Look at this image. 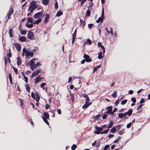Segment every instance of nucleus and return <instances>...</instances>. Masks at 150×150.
I'll return each mask as SVG.
<instances>
[{"label":"nucleus","mask_w":150,"mask_h":150,"mask_svg":"<svg viewBox=\"0 0 150 150\" xmlns=\"http://www.w3.org/2000/svg\"><path fill=\"white\" fill-rule=\"evenodd\" d=\"M36 1H32L30 4V6L29 7L28 11L30 9V12L32 13L33 10L38 7V5L37 4Z\"/></svg>","instance_id":"1"},{"label":"nucleus","mask_w":150,"mask_h":150,"mask_svg":"<svg viewBox=\"0 0 150 150\" xmlns=\"http://www.w3.org/2000/svg\"><path fill=\"white\" fill-rule=\"evenodd\" d=\"M14 12V10H13V8L12 7H10L9 10L8 11L7 14V16H8V18L6 20L7 22L8 21V20H9L11 18L10 17L13 13Z\"/></svg>","instance_id":"2"},{"label":"nucleus","mask_w":150,"mask_h":150,"mask_svg":"<svg viewBox=\"0 0 150 150\" xmlns=\"http://www.w3.org/2000/svg\"><path fill=\"white\" fill-rule=\"evenodd\" d=\"M95 128L97 130L94 131V133L97 134L100 133L101 132L100 131L103 130V129L102 128L98 127L97 126H95Z\"/></svg>","instance_id":"3"},{"label":"nucleus","mask_w":150,"mask_h":150,"mask_svg":"<svg viewBox=\"0 0 150 150\" xmlns=\"http://www.w3.org/2000/svg\"><path fill=\"white\" fill-rule=\"evenodd\" d=\"M27 37L29 39L33 40L34 38L33 33L32 31H29L27 34Z\"/></svg>","instance_id":"4"},{"label":"nucleus","mask_w":150,"mask_h":150,"mask_svg":"<svg viewBox=\"0 0 150 150\" xmlns=\"http://www.w3.org/2000/svg\"><path fill=\"white\" fill-rule=\"evenodd\" d=\"M43 14V12L42 11L38 12L34 15V18L36 19L40 18L41 16Z\"/></svg>","instance_id":"5"},{"label":"nucleus","mask_w":150,"mask_h":150,"mask_svg":"<svg viewBox=\"0 0 150 150\" xmlns=\"http://www.w3.org/2000/svg\"><path fill=\"white\" fill-rule=\"evenodd\" d=\"M90 57V56L86 54L84 55L83 58L85 59V60L87 62H90L92 61V59Z\"/></svg>","instance_id":"6"},{"label":"nucleus","mask_w":150,"mask_h":150,"mask_svg":"<svg viewBox=\"0 0 150 150\" xmlns=\"http://www.w3.org/2000/svg\"><path fill=\"white\" fill-rule=\"evenodd\" d=\"M15 47L16 50L19 52L21 49V46L20 44L18 43H15Z\"/></svg>","instance_id":"7"},{"label":"nucleus","mask_w":150,"mask_h":150,"mask_svg":"<svg viewBox=\"0 0 150 150\" xmlns=\"http://www.w3.org/2000/svg\"><path fill=\"white\" fill-rule=\"evenodd\" d=\"M83 97L86 98V100L85 102L86 103H88L89 100V98L88 97L87 94H84L82 95Z\"/></svg>","instance_id":"8"},{"label":"nucleus","mask_w":150,"mask_h":150,"mask_svg":"<svg viewBox=\"0 0 150 150\" xmlns=\"http://www.w3.org/2000/svg\"><path fill=\"white\" fill-rule=\"evenodd\" d=\"M42 79V78L40 77V75L36 77L35 79V83H37L38 82L40 81Z\"/></svg>","instance_id":"9"},{"label":"nucleus","mask_w":150,"mask_h":150,"mask_svg":"<svg viewBox=\"0 0 150 150\" xmlns=\"http://www.w3.org/2000/svg\"><path fill=\"white\" fill-rule=\"evenodd\" d=\"M50 18L49 15L48 14H45V16L44 20V23H46L48 21L49 18Z\"/></svg>","instance_id":"10"},{"label":"nucleus","mask_w":150,"mask_h":150,"mask_svg":"<svg viewBox=\"0 0 150 150\" xmlns=\"http://www.w3.org/2000/svg\"><path fill=\"white\" fill-rule=\"evenodd\" d=\"M41 70H37L34 71L32 74V77H35L40 72Z\"/></svg>","instance_id":"11"},{"label":"nucleus","mask_w":150,"mask_h":150,"mask_svg":"<svg viewBox=\"0 0 150 150\" xmlns=\"http://www.w3.org/2000/svg\"><path fill=\"white\" fill-rule=\"evenodd\" d=\"M26 55L27 57H29L30 56L31 57H33L34 54L33 52L28 51V52H26Z\"/></svg>","instance_id":"12"},{"label":"nucleus","mask_w":150,"mask_h":150,"mask_svg":"<svg viewBox=\"0 0 150 150\" xmlns=\"http://www.w3.org/2000/svg\"><path fill=\"white\" fill-rule=\"evenodd\" d=\"M35 95L36 96V102H39L40 99V96L39 95V93L37 92H35Z\"/></svg>","instance_id":"13"},{"label":"nucleus","mask_w":150,"mask_h":150,"mask_svg":"<svg viewBox=\"0 0 150 150\" xmlns=\"http://www.w3.org/2000/svg\"><path fill=\"white\" fill-rule=\"evenodd\" d=\"M106 109H108L107 111L105 112L106 113L109 114L111 112V111H112V107L111 106H110L107 107L106 108Z\"/></svg>","instance_id":"14"},{"label":"nucleus","mask_w":150,"mask_h":150,"mask_svg":"<svg viewBox=\"0 0 150 150\" xmlns=\"http://www.w3.org/2000/svg\"><path fill=\"white\" fill-rule=\"evenodd\" d=\"M22 64V62L19 57H18L17 58V64L18 65H20Z\"/></svg>","instance_id":"15"},{"label":"nucleus","mask_w":150,"mask_h":150,"mask_svg":"<svg viewBox=\"0 0 150 150\" xmlns=\"http://www.w3.org/2000/svg\"><path fill=\"white\" fill-rule=\"evenodd\" d=\"M143 105H144L140 104V105H139L138 107L137 108V110H138V112H142V107Z\"/></svg>","instance_id":"16"},{"label":"nucleus","mask_w":150,"mask_h":150,"mask_svg":"<svg viewBox=\"0 0 150 150\" xmlns=\"http://www.w3.org/2000/svg\"><path fill=\"white\" fill-rule=\"evenodd\" d=\"M91 102L89 103H86L84 104L83 106L82 107V108L83 109H85L88 108L90 105L91 104Z\"/></svg>","instance_id":"17"},{"label":"nucleus","mask_w":150,"mask_h":150,"mask_svg":"<svg viewBox=\"0 0 150 150\" xmlns=\"http://www.w3.org/2000/svg\"><path fill=\"white\" fill-rule=\"evenodd\" d=\"M80 26H81L83 28V26H85L86 24V22L84 21L81 19L80 20Z\"/></svg>","instance_id":"18"},{"label":"nucleus","mask_w":150,"mask_h":150,"mask_svg":"<svg viewBox=\"0 0 150 150\" xmlns=\"http://www.w3.org/2000/svg\"><path fill=\"white\" fill-rule=\"evenodd\" d=\"M43 115H44L43 116L42 118H44V117H45V118H49V115L48 113L47 112H44L43 113Z\"/></svg>","instance_id":"19"},{"label":"nucleus","mask_w":150,"mask_h":150,"mask_svg":"<svg viewBox=\"0 0 150 150\" xmlns=\"http://www.w3.org/2000/svg\"><path fill=\"white\" fill-rule=\"evenodd\" d=\"M26 40V38L25 36L21 37L19 39V40L22 42H25Z\"/></svg>","instance_id":"20"},{"label":"nucleus","mask_w":150,"mask_h":150,"mask_svg":"<svg viewBox=\"0 0 150 150\" xmlns=\"http://www.w3.org/2000/svg\"><path fill=\"white\" fill-rule=\"evenodd\" d=\"M49 0H42V3L45 5L47 6L49 4Z\"/></svg>","instance_id":"21"},{"label":"nucleus","mask_w":150,"mask_h":150,"mask_svg":"<svg viewBox=\"0 0 150 150\" xmlns=\"http://www.w3.org/2000/svg\"><path fill=\"white\" fill-rule=\"evenodd\" d=\"M13 31V29L11 28L9 29V31H8L9 34L10 36V37L11 38L13 37V33H12Z\"/></svg>","instance_id":"22"},{"label":"nucleus","mask_w":150,"mask_h":150,"mask_svg":"<svg viewBox=\"0 0 150 150\" xmlns=\"http://www.w3.org/2000/svg\"><path fill=\"white\" fill-rule=\"evenodd\" d=\"M103 19H103V18H102V17H100L98 18V19L96 21V22L97 23H99L100 22H101V23H102L103 21Z\"/></svg>","instance_id":"23"},{"label":"nucleus","mask_w":150,"mask_h":150,"mask_svg":"<svg viewBox=\"0 0 150 150\" xmlns=\"http://www.w3.org/2000/svg\"><path fill=\"white\" fill-rule=\"evenodd\" d=\"M42 19L41 18H39L36 20L35 21H34L33 22V24H38L41 22Z\"/></svg>","instance_id":"24"},{"label":"nucleus","mask_w":150,"mask_h":150,"mask_svg":"<svg viewBox=\"0 0 150 150\" xmlns=\"http://www.w3.org/2000/svg\"><path fill=\"white\" fill-rule=\"evenodd\" d=\"M30 63V66L32 65H35V62H34L33 59H32L30 60L29 62L28 63V64H29Z\"/></svg>","instance_id":"25"},{"label":"nucleus","mask_w":150,"mask_h":150,"mask_svg":"<svg viewBox=\"0 0 150 150\" xmlns=\"http://www.w3.org/2000/svg\"><path fill=\"white\" fill-rule=\"evenodd\" d=\"M26 90L29 93H30V87L29 85L27 84L25 85Z\"/></svg>","instance_id":"26"},{"label":"nucleus","mask_w":150,"mask_h":150,"mask_svg":"<svg viewBox=\"0 0 150 150\" xmlns=\"http://www.w3.org/2000/svg\"><path fill=\"white\" fill-rule=\"evenodd\" d=\"M113 124V121L112 120L111 121L109 124V125L108 127V128L109 129L111 128Z\"/></svg>","instance_id":"27"},{"label":"nucleus","mask_w":150,"mask_h":150,"mask_svg":"<svg viewBox=\"0 0 150 150\" xmlns=\"http://www.w3.org/2000/svg\"><path fill=\"white\" fill-rule=\"evenodd\" d=\"M103 57V56H102V53L101 52H99L98 54V59H102Z\"/></svg>","instance_id":"28"},{"label":"nucleus","mask_w":150,"mask_h":150,"mask_svg":"<svg viewBox=\"0 0 150 150\" xmlns=\"http://www.w3.org/2000/svg\"><path fill=\"white\" fill-rule=\"evenodd\" d=\"M63 14V12L60 11H58L56 14V16L59 17Z\"/></svg>","instance_id":"29"},{"label":"nucleus","mask_w":150,"mask_h":150,"mask_svg":"<svg viewBox=\"0 0 150 150\" xmlns=\"http://www.w3.org/2000/svg\"><path fill=\"white\" fill-rule=\"evenodd\" d=\"M25 25L28 28H31L33 27V23H31L30 24H28V23H26Z\"/></svg>","instance_id":"30"},{"label":"nucleus","mask_w":150,"mask_h":150,"mask_svg":"<svg viewBox=\"0 0 150 150\" xmlns=\"http://www.w3.org/2000/svg\"><path fill=\"white\" fill-rule=\"evenodd\" d=\"M49 118H45V117H44V118H42V119L44 121V122L48 125H49V123L47 120V119H48Z\"/></svg>","instance_id":"31"},{"label":"nucleus","mask_w":150,"mask_h":150,"mask_svg":"<svg viewBox=\"0 0 150 150\" xmlns=\"http://www.w3.org/2000/svg\"><path fill=\"white\" fill-rule=\"evenodd\" d=\"M23 75L24 79H25V82L26 83H27L28 81V77L25 76L24 74L23 73Z\"/></svg>","instance_id":"32"},{"label":"nucleus","mask_w":150,"mask_h":150,"mask_svg":"<svg viewBox=\"0 0 150 150\" xmlns=\"http://www.w3.org/2000/svg\"><path fill=\"white\" fill-rule=\"evenodd\" d=\"M117 91H115L112 94V96L114 97V98H115L117 97Z\"/></svg>","instance_id":"33"},{"label":"nucleus","mask_w":150,"mask_h":150,"mask_svg":"<svg viewBox=\"0 0 150 150\" xmlns=\"http://www.w3.org/2000/svg\"><path fill=\"white\" fill-rule=\"evenodd\" d=\"M124 133V129H122L119 131L118 134L120 135L123 134Z\"/></svg>","instance_id":"34"},{"label":"nucleus","mask_w":150,"mask_h":150,"mask_svg":"<svg viewBox=\"0 0 150 150\" xmlns=\"http://www.w3.org/2000/svg\"><path fill=\"white\" fill-rule=\"evenodd\" d=\"M11 50L10 49H9V53L8 54H7V56L8 57H12L11 53Z\"/></svg>","instance_id":"35"},{"label":"nucleus","mask_w":150,"mask_h":150,"mask_svg":"<svg viewBox=\"0 0 150 150\" xmlns=\"http://www.w3.org/2000/svg\"><path fill=\"white\" fill-rule=\"evenodd\" d=\"M27 21L30 23L33 22V18L30 17H29L27 18Z\"/></svg>","instance_id":"36"},{"label":"nucleus","mask_w":150,"mask_h":150,"mask_svg":"<svg viewBox=\"0 0 150 150\" xmlns=\"http://www.w3.org/2000/svg\"><path fill=\"white\" fill-rule=\"evenodd\" d=\"M100 67V65H99L98 66H96L95 67H94L93 69V72H95V71H96L98 68H99Z\"/></svg>","instance_id":"37"},{"label":"nucleus","mask_w":150,"mask_h":150,"mask_svg":"<svg viewBox=\"0 0 150 150\" xmlns=\"http://www.w3.org/2000/svg\"><path fill=\"white\" fill-rule=\"evenodd\" d=\"M133 111V109H132L131 108V109H130L129 110H128V111H127L129 116H130V115H131L132 114Z\"/></svg>","instance_id":"38"},{"label":"nucleus","mask_w":150,"mask_h":150,"mask_svg":"<svg viewBox=\"0 0 150 150\" xmlns=\"http://www.w3.org/2000/svg\"><path fill=\"white\" fill-rule=\"evenodd\" d=\"M77 147V146L75 144H73L71 147V149L72 150H74L76 149Z\"/></svg>","instance_id":"39"},{"label":"nucleus","mask_w":150,"mask_h":150,"mask_svg":"<svg viewBox=\"0 0 150 150\" xmlns=\"http://www.w3.org/2000/svg\"><path fill=\"white\" fill-rule=\"evenodd\" d=\"M116 131V129L115 127H113L111 129V130H110L111 132H112L113 133H115V132Z\"/></svg>","instance_id":"40"},{"label":"nucleus","mask_w":150,"mask_h":150,"mask_svg":"<svg viewBox=\"0 0 150 150\" xmlns=\"http://www.w3.org/2000/svg\"><path fill=\"white\" fill-rule=\"evenodd\" d=\"M109 130V129H108L103 132H101L100 134H107L108 133Z\"/></svg>","instance_id":"41"},{"label":"nucleus","mask_w":150,"mask_h":150,"mask_svg":"<svg viewBox=\"0 0 150 150\" xmlns=\"http://www.w3.org/2000/svg\"><path fill=\"white\" fill-rule=\"evenodd\" d=\"M86 0H79V1H81V6H82L83 4L86 1Z\"/></svg>","instance_id":"42"},{"label":"nucleus","mask_w":150,"mask_h":150,"mask_svg":"<svg viewBox=\"0 0 150 150\" xmlns=\"http://www.w3.org/2000/svg\"><path fill=\"white\" fill-rule=\"evenodd\" d=\"M127 100L125 99L121 102V104L122 105H124L127 103Z\"/></svg>","instance_id":"43"},{"label":"nucleus","mask_w":150,"mask_h":150,"mask_svg":"<svg viewBox=\"0 0 150 150\" xmlns=\"http://www.w3.org/2000/svg\"><path fill=\"white\" fill-rule=\"evenodd\" d=\"M91 13V11L90 10H88L87 11L86 16H89L90 15Z\"/></svg>","instance_id":"44"},{"label":"nucleus","mask_w":150,"mask_h":150,"mask_svg":"<svg viewBox=\"0 0 150 150\" xmlns=\"http://www.w3.org/2000/svg\"><path fill=\"white\" fill-rule=\"evenodd\" d=\"M12 68L14 70V71H15V73H16V74H17L18 73V69L16 68H15L14 66H13Z\"/></svg>","instance_id":"45"},{"label":"nucleus","mask_w":150,"mask_h":150,"mask_svg":"<svg viewBox=\"0 0 150 150\" xmlns=\"http://www.w3.org/2000/svg\"><path fill=\"white\" fill-rule=\"evenodd\" d=\"M77 30L76 29L73 34L72 37L76 38V35Z\"/></svg>","instance_id":"46"},{"label":"nucleus","mask_w":150,"mask_h":150,"mask_svg":"<svg viewBox=\"0 0 150 150\" xmlns=\"http://www.w3.org/2000/svg\"><path fill=\"white\" fill-rule=\"evenodd\" d=\"M21 34L23 35H25L26 33V30H23L21 31Z\"/></svg>","instance_id":"47"},{"label":"nucleus","mask_w":150,"mask_h":150,"mask_svg":"<svg viewBox=\"0 0 150 150\" xmlns=\"http://www.w3.org/2000/svg\"><path fill=\"white\" fill-rule=\"evenodd\" d=\"M93 24L92 23L89 24L88 25V27L89 29L92 28Z\"/></svg>","instance_id":"48"},{"label":"nucleus","mask_w":150,"mask_h":150,"mask_svg":"<svg viewBox=\"0 0 150 150\" xmlns=\"http://www.w3.org/2000/svg\"><path fill=\"white\" fill-rule=\"evenodd\" d=\"M110 147V145H106L104 148V150H106L107 149H108Z\"/></svg>","instance_id":"49"},{"label":"nucleus","mask_w":150,"mask_h":150,"mask_svg":"<svg viewBox=\"0 0 150 150\" xmlns=\"http://www.w3.org/2000/svg\"><path fill=\"white\" fill-rule=\"evenodd\" d=\"M104 8H103L102 11V12L101 16L100 17H102V18H103V19H104Z\"/></svg>","instance_id":"50"},{"label":"nucleus","mask_w":150,"mask_h":150,"mask_svg":"<svg viewBox=\"0 0 150 150\" xmlns=\"http://www.w3.org/2000/svg\"><path fill=\"white\" fill-rule=\"evenodd\" d=\"M132 101L134 103H135L136 101V100L135 98L134 97H132L131 98V99Z\"/></svg>","instance_id":"51"},{"label":"nucleus","mask_w":150,"mask_h":150,"mask_svg":"<svg viewBox=\"0 0 150 150\" xmlns=\"http://www.w3.org/2000/svg\"><path fill=\"white\" fill-rule=\"evenodd\" d=\"M145 102V100H144L143 98H142L140 101V103L141 104H142L144 103Z\"/></svg>","instance_id":"52"},{"label":"nucleus","mask_w":150,"mask_h":150,"mask_svg":"<svg viewBox=\"0 0 150 150\" xmlns=\"http://www.w3.org/2000/svg\"><path fill=\"white\" fill-rule=\"evenodd\" d=\"M118 117L120 118H122L123 117L122 113H120L118 114Z\"/></svg>","instance_id":"53"},{"label":"nucleus","mask_w":150,"mask_h":150,"mask_svg":"<svg viewBox=\"0 0 150 150\" xmlns=\"http://www.w3.org/2000/svg\"><path fill=\"white\" fill-rule=\"evenodd\" d=\"M132 125V123L131 122L129 123H128L127 125V128H129Z\"/></svg>","instance_id":"54"},{"label":"nucleus","mask_w":150,"mask_h":150,"mask_svg":"<svg viewBox=\"0 0 150 150\" xmlns=\"http://www.w3.org/2000/svg\"><path fill=\"white\" fill-rule=\"evenodd\" d=\"M54 8L56 9H57V8H58V4L57 1H56L55 3L54 4Z\"/></svg>","instance_id":"55"},{"label":"nucleus","mask_w":150,"mask_h":150,"mask_svg":"<svg viewBox=\"0 0 150 150\" xmlns=\"http://www.w3.org/2000/svg\"><path fill=\"white\" fill-rule=\"evenodd\" d=\"M31 96L33 98L35 99V95L33 91L31 92Z\"/></svg>","instance_id":"56"},{"label":"nucleus","mask_w":150,"mask_h":150,"mask_svg":"<svg viewBox=\"0 0 150 150\" xmlns=\"http://www.w3.org/2000/svg\"><path fill=\"white\" fill-rule=\"evenodd\" d=\"M86 43H88L90 45H91L92 43V42L91 40L89 39H88L86 41Z\"/></svg>","instance_id":"57"},{"label":"nucleus","mask_w":150,"mask_h":150,"mask_svg":"<svg viewBox=\"0 0 150 150\" xmlns=\"http://www.w3.org/2000/svg\"><path fill=\"white\" fill-rule=\"evenodd\" d=\"M100 47L103 49V53L104 54L105 52V50L104 47L103 45H101V46Z\"/></svg>","instance_id":"58"},{"label":"nucleus","mask_w":150,"mask_h":150,"mask_svg":"<svg viewBox=\"0 0 150 150\" xmlns=\"http://www.w3.org/2000/svg\"><path fill=\"white\" fill-rule=\"evenodd\" d=\"M35 65H30V67L31 69L34 71L35 69Z\"/></svg>","instance_id":"59"},{"label":"nucleus","mask_w":150,"mask_h":150,"mask_svg":"<svg viewBox=\"0 0 150 150\" xmlns=\"http://www.w3.org/2000/svg\"><path fill=\"white\" fill-rule=\"evenodd\" d=\"M4 61L5 65H6L7 64V60L6 57H5L4 59Z\"/></svg>","instance_id":"60"},{"label":"nucleus","mask_w":150,"mask_h":150,"mask_svg":"<svg viewBox=\"0 0 150 150\" xmlns=\"http://www.w3.org/2000/svg\"><path fill=\"white\" fill-rule=\"evenodd\" d=\"M18 100L20 101V105L21 106H22L23 105V102L22 99L20 98H18Z\"/></svg>","instance_id":"61"},{"label":"nucleus","mask_w":150,"mask_h":150,"mask_svg":"<svg viewBox=\"0 0 150 150\" xmlns=\"http://www.w3.org/2000/svg\"><path fill=\"white\" fill-rule=\"evenodd\" d=\"M46 85V83H41L40 85V87L41 88L43 87V86H45Z\"/></svg>","instance_id":"62"},{"label":"nucleus","mask_w":150,"mask_h":150,"mask_svg":"<svg viewBox=\"0 0 150 150\" xmlns=\"http://www.w3.org/2000/svg\"><path fill=\"white\" fill-rule=\"evenodd\" d=\"M28 52V51H27L26 49L25 48H24L23 49V53H26V52Z\"/></svg>","instance_id":"63"},{"label":"nucleus","mask_w":150,"mask_h":150,"mask_svg":"<svg viewBox=\"0 0 150 150\" xmlns=\"http://www.w3.org/2000/svg\"><path fill=\"white\" fill-rule=\"evenodd\" d=\"M119 100H117L115 103V105L116 106H117V105L119 103Z\"/></svg>","instance_id":"64"}]
</instances>
